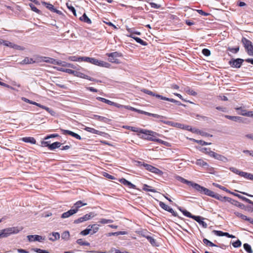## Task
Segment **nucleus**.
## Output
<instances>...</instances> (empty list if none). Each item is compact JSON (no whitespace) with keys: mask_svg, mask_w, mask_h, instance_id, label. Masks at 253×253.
<instances>
[{"mask_svg":"<svg viewBox=\"0 0 253 253\" xmlns=\"http://www.w3.org/2000/svg\"><path fill=\"white\" fill-rule=\"evenodd\" d=\"M80 19L85 23L90 24L91 23V20L87 16L85 13H84L80 18Z\"/></svg>","mask_w":253,"mask_h":253,"instance_id":"29","label":"nucleus"},{"mask_svg":"<svg viewBox=\"0 0 253 253\" xmlns=\"http://www.w3.org/2000/svg\"><path fill=\"white\" fill-rule=\"evenodd\" d=\"M80 61H84L86 62L89 63L90 59H91V57L83 56V57H80Z\"/></svg>","mask_w":253,"mask_h":253,"instance_id":"61","label":"nucleus"},{"mask_svg":"<svg viewBox=\"0 0 253 253\" xmlns=\"http://www.w3.org/2000/svg\"><path fill=\"white\" fill-rule=\"evenodd\" d=\"M74 76L83 79H84L85 78H86V75L79 71L78 69L77 70H75Z\"/></svg>","mask_w":253,"mask_h":253,"instance_id":"45","label":"nucleus"},{"mask_svg":"<svg viewBox=\"0 0 253 253\" xmlns=\"http://www.w3.org/2000/svg\"><path fill=\"white\" fill-rule=\"evenodd\" d=\"M234 214L238 217H240L242 219L247 221L248 218L247 216L240 213L239 212L236 211L234 212Z\"/></svg>","mask_w":253,"mask_h":253,"instance_id":"44","label":"nucleus"},{"mask_svg":"<svg viewBox=\"0 0 253 253\" xmlns=\"http://www.w3.org/2000/svg\"><path fill=\"white\" fill-rule=\"evenodd\" d=\"M194 141L195 142H196V143L199 144L200 145H210L211 144V143H208V142H205L202 140H195L194 139Z\"/></svg>","mask_w":253,"mask_h":253,"instance_id":"51","label":"nucleus"},{"mask_svg":"<svg viewBox=\"0 0 253 253\" xmlns=\"http://www.w3.org/2000/svg\"><path fill=\"white\" fill-rule=\"evenodd\" d=\"M29 6H30L31 9L33 11H34L39 14H41V11L39 9H38L33 4L30 3Z\"/></svg>","mask_w":253,"mask_h":253,"instance_id":"47","label":"nucleus"},{"mask_svg":"<svg viewBox=\"0 0 253 253\" xmlns=\"http://www.w3.org/2000/svg\"><path fill=\"white\" fill-rule=\"evenodd\" d=\"M160 121L163 123L165 124L168 125L170 126H175V123L171 121H166L163 120V119H160Z\"/></svg>","mask_w":253,"mask_h":253,"instance_id":"53","label":"nucleus"},{"mask_svg":"<svg viewBox=\"0 0 253 253\" xmlns=\"http://www.w3.org/2000/svg\"><path fill=\"white\" fill-rule=\"evenodd\" d=\"M89 234H90V230L89 228H86L83 231H82L80 234L83 236H86Z\"/></svg>","mask_w":253,"mask_h":253,"instance_id":"56","label":"nucleus"},{"mask_svg":"<svg viewBox=\"0 0 253 253\" xmlns=\"http://www.w3.org/2000/svg\"><path fill=\"white\" fill-rule=\"evenodd\" d=\"M186 92L189 94V95H192V96H196L197 95V93L196 91L193 90V89H191L190 88H188L186 89Z\"/></svg>","mask_w":253,"mask_h":253,"instance_id":"55","label":"nucleus"},{"mask_svg":"<svg viewBox=\"0 0 253 253\" xmlns=\"http://www.w3.org/2000/svg\"><path fill=\"white\" fill-rule=\"evenodd\" d=\"M213 185H214L215 187H217L218 188H219L220 189L223 190V191H224L228 193H230L235 196H236L237 197H238L239 199L242 200L243 201H245V199H248V198H246L245 197H244V196H242L238 194H237V193H235L234 192H231L230 191V190H229L228 189H227L226 187L223 186H221L217 183H213Z\"/></svg>","mask_w":253,"mask_h":253,"instance_id":"9","label":"nucleus"},{"mask_svg":"<svg viewBox=\"0 0 253 253\" xmlns=\"http://www.w3.org/2000/svg\"><path fill=\"white\" fill-rule=\"evenodd\" d=\"M201 151L206 154L209 155L211 157V152H214L210 150V148H203L202 149Z\"/></svg>","mask_w":253,"mask_h":253,"instance_id":"54","label":"nucleus"},{"mask_svg":"<svg viewBox=\"0 0 253 253\" xmlns=\"http://www.w3.org/2000/svg\"><path fill=\"white\" fill-rule=\"evenodd\" d=\"M201 194H204L206 195L209 196L212 198H214L222 202H224L225 201L226 197H222L218 194L215 193L214 192L203 187L201 191L200 192Z\"/></svg>","mask_w":253,"mask_h":253,"instance_id":"2","label":"nucleus"},{"mask_svg":"<svg viewBox=\"0 0 253 253\" xmlns=\"http://www.w3.org/2000/svg\"><path fill=\"white\" fill-rule=\"evenodd\" d=\"M96 99L98 101H101L102 102H104V103H105L108 105H112V106H114L115 107H117L118 108H120L122 105L118 104V103H115V102H112L109 100H108V99H106L104 98H102V97H96Z\"/></svg>","mask_w":253,"mask_h":253,"instance_id":"14","label":"nucleus"},{"mask_svg":"<svg viewBox=\"0 0 253 253\" xmlns=\"http://www.w3.org/2000/svg\"><path fill=\"white\" fill-rule=\"evenodd\" d=\"M91 118L106 123H108L110 121V119L106 117L100 116L97 115H93Z\"/></svg>","mask_w":253,"mask_h":253,"instance_id":"19","label":"nucleus"},{"mask_svg":"<svg viewBox=\"0 0 253 253\" xmlns=\"http://www.w3.org/2000/svg\"><path fill=\"white\" fill-rule=\"evenodd\" d=\"M99 225L97 224H92L91 226V228H89L90 230V234L93 235V234L96 233L99 230Z\"/></svg>","mask_w":253,"mask_h":253,"instance_id":"31","label":"nucleus"},{"mask_svg":"<svg viewBox=\"0 0 253 253\" xmlns=\"http://www.w3.org/2000/svg\"><path fill=\"white\" fill-rule=\"evenodd\" d=\"M159 206L160 207L164 209V210L169 211V210L171 209V208L169 207V206L166 205L164 202H160L159 203Z\"/></svg>","mask_w":253,"mask_h":253,"instance_id":"36","label":"nucleus"},{"mask_svg":"<svg viewBox=\"0 0 253 253\" xmlns=\"http://www.w3.org/2000/svg\"><path fill=\"white\" fill-rule=\"evenodd\" d=\"M202 53L206 56H209L211 55V51L208 48H204Z\"/></svg>","mask_w":253,"mask_h":253,"instance_id":"59","label":"nucleus"},{"mask_svg":"<svg viewBox=\"0 0 253 253\" xmlns=\"http://www.w3.org/2000/svg\"><path fill=\"white\" fill-rule=\"evenodd\" d=\"M175 179L183 183L184 184H186L188 185V186L192 187L194 189H195L197 191L199 192V193L200 191H201V189L203 187V186L200 185L199 184L196 183L193 181H189L187 179H184V178L179 176L177 175L175 176Z\"/></svg>","mask_w":253,"mask_h":253,"instance_id":"3","label":"nucleus"},{"mask_svg":"<svg viewBox=\"0 0 253 253\" xmlns=\"http://www.w3.org/2000/svg\"><path fill=\"white\" fill-rule=\"evenodd\" d=\"M143 93H146V94H147L150 96H155L156 98L160 99L161 100H162L161 97H164L163 96H162L161 95H159L158 94L155 93V92H154L152 91H150L148 89H147L143 88Z\"/></svg>","mask_w":253,"mask_h":253,"instance_id":"20","label":"nucleus"},{"mask_svg":"<svg viewBox=\"0 0 253 253\" xmlns=\"http://www.w3.org/2000/svg\"><path fill=\"white\" fill-rule=\"evenodd\" d=\"M242 176L245 178L253 181V174L243 171Z\"/></svg>","mask_w":253,"mask_h":253,"instance_id":"30","label":"nucleus"},{"mask_svg":"<svg viewBox=\"0 0 253 253\" xmlns=\"http://www.w3.org/2000/svg\"><path fill=\"white\" fill-rule=\"evenodd\" d=\"M235 109L237 111V113L239 115L247 117L253 116V113L251 111H248L244 109L242 107H236Z\"/></svg>","mask_w":253,"mask_h":253,"instance_id":"13","label":"nucleus"},{"mask_svg":"<svg viewBox=\"0 0 253 253\" xmlns=\"http://www.w3.org/2000/svg\"><path fill=\"white\" fill-rule=\"evenodd\" d=\"M162 100L168 101L172 103H175L176 105L178 106H183L184 105L182 104L180 101H177L174 99L172 98H169L166 97H161Z\"/></svg>","mask_w":253,"mask_h":253,"instance_id":"22","label":"nucleus"},{"mask_svg":"<svg viewBox=\"0 0 253 253\" xmlns=\"http://www.w3.org/2000/svg\"><path fill=\"white\" fill-rule=\"evenodd\" d=\"M66 5L68 9L73 13V14L75 16H76V12L75 8L71 4H69L68 3H67Z\"/></svg>","mask_w":253,"mask_h":253,"instance_id":"49","label":"nucleus"},{"mask_svg":"<svg viewBox=\"0 0 253 253\" xmlns=\"http://www.w3.org/2000/svg\"><path fill=\"white\" fill-rule=\"evenodd\" d=\"M110 253H129L127 252H121L120 250L115 249H112L110 251Z\"/></svg>","mask_w":253,"mask_h":253,"instance_id":"64","label":"nucleus"},{"mask_svg":"<svg viewBox=\"0 0 253 253\" xmlns=\"http://www.w3.org/2000/svg\"><path fill=\"white\" fill-rule=\"evenodd\" d=\"M143 168L148 171L152 172L159 176H162L164 174V172L161 170L149 164L143 163Z\"/></svg>","mask_w":253,"mask_h":253,"instance_id":"6","label":"nucleus"},{"mask_svg":"<svg viewBox=\"0 0 253 253\" xmlns=\"http://www.w3.org/2000/svg\"><path fill=\"white\" fill-rule=\"evenodd\" d=\"M135 34H138V35H140V33H132L130 35V37H131L132 38H133V39L135 40V41L139 43L140 44H142V40L140 38H138L137 37H136L135 36Z\"/></svg>","mask_w":253,"mask_h":253,"instance_id":"32","label":"nucleus"},{"mask_svg":"<svg viewBox=\"0 0 253 253\" xmlns=\"http://www.w3.org/2000/svg\"><path fill=\"white\" fill-rule=\"evenodd\" d=\"M182 213L186 216L191 218L192 219L194 218L195 215L192 214L190 212L187 211L186 210H184L183 211H182Z\"/></svg>","mask_w":253,"mask_h":253,"instance_id":"46","label":"nucleus"},{"mask_svg":"<svg viewBox=\"0 0 253 253\" xmlns=\"http://www.w3.org/2000/svg\"><path fill=\"white\" fill-rule=\"evenodd\" d=\"M87 204L85 203H83L81 201H77L72 207V209H73V210L76 211V213L78 212L79 211V209L82 207V206L86 205Z\"/></svg>","mask_w":253,"mask_h":253,"instance_id":"18","label":"nucleus"},{"mask_svg":"<svg viewBox=\"0 0 253 253\" xmlns=\"http://www.w3.org/2000/svg\"><path fill=\"white\" fill-rule=\"evenodd\" d=\"M214 234L217 236H225V232L218 230H213Z\"/></svg>","mask_w":253,"mask_h":253,"instance_id":"50","label":"nucleus"},{"mask_svg":"<svg viewBox=\"0 0 253 253\" xmlns=\"http://www.w3.org/2000/svg\"><path fill=\"white\" fill-rule=\"evenodd\" d=\"M23 229L22 227H12L0 230V239L6 238L13 234H17Z\"/></svg>","mask_w":253,"mask_h":253,"instance_id":"1","label":"nucleus"},{"mask_svg":"<svg viewBox=\"0 0 253 253\" xmlns=\"http://www.w3.org/2000/svg\"><path fill=\"white\" fill-rule=\"evenodd\" d=\"M120 181L124 184L125 185H126L129 186V187H133L134 186L133 184H132L130 182L128 181V180H126L125 178H122L120 179Z\"/></svg>","mask_w":253,"mask_h":253,"instance_id":"33","label":"nucleus"},{"mask_svg":"<svg viewBox=\"0 0 253 253\" xmlns=\"http://www.w3.org/2000/svg\"><path fill=\"white\" fill-rule=\"evenodd\" d=\"M244 61L245 59L242 58H232L228 62V64L231 67L240 68Z\"/></svg>","mask_w":253,"mask_h":253,"instance_id":"8","label":"nucleus"},{"mask_svg":"<svg viewBox=\"0 0 253 253\" xmlns=\"http://www.w3.org/2000/svg\"><path fill=\"white\" fill-rule=\"evenodd\" d=\"M61 144L59 142H55L48 145V148L50 150H54L56 148H59Z\"/></svg>","mask_w":253,"mask_h":253,"instance_id":"23","label":"nucleus"},{"mask_svg":"<svg viewBox=\"0 0 253 253\" xmlns=\"http://www.w3.org/2000/svg\"><path fill=\"white\" fill-rule=\"evenodd\" d=\"M143 190H145L146 191L152 192H156L155 189L152 188V187H151L146 184H143Z\"/></svg>","mask_w":253,"mask_h":253,"instance_id":"39","label":"nucleus"},{"mask_svg":"<svg viewBox=\"0 0 253 253\" xmlns=\"http://www.w3.org/2000/svg\"><path fill=\"white\" fill-rule=\"evenodd\" d=\"M195 164L199 166L204 167V168H208L209 166V164L205 162L202 159H198L196 160Z\"/></svg>","mask_w":253,"mask_h":253,"instance_id":"25","label":"nucleus"},{"mask_svg":"<svg viewBox=\"0 0 253 253\" xmlns=\"http://www.w3.org/2000/svg\"><path fill=\"white\" fill-rule=\"evenodd\" d=\"M244 249L248 253H253V250L251 246L248 243H245L243 245Z\"/></svg>","mask_w":253,"mask_h":253,"instance_id":"40","label":"nucleus"},{"mask_svg":"<svg viewBox=\"0 0 253 253\" xmlns=\"http://www.w3.org/2000/svg\"><path fill=\"white\" fill-rule=\"evenodd\" d=\"M242 245V242L240 240H237L235 242L232 243V246L234 248H239Z\"/></svg>","mask_w":253,"mask_h":253,"instance_id":"57","label":"nucleus"},{"mask_svg":"<svg viewBox=\"0 0 253 253\" xmlns=\"http://www.w3.org/2000/svg\"><path fill=\"white\" fill-rule=\"evenodd\" d=\"M45 110H46L47 112H48L51 116H55L56 113L51 109L46 107V108H45Z\"/></svg>","mask_w":253,"mask_h":253,"instance_id":"63","label":"nucleus"},{"mask_svg":"<svg viewBox=\"0 0 253 253\" xmlns=\"http://www.w3.org/2000/svg\"><path fill=\"white\" fill-rule=\"evenodd\" d=\"M60 130L63 134H64V135L68 134L73 137L74 136V135L76 133H75L71 130H66V129H60Z\"/></svg>","mask_w":253,"mask_h":253,"instance_id":"43","label":"nucleus"},{"mask_svg":"<svg viewBox=\"0 0 253 253\" xmlns=\"http://www.w3.org/2000/svg\"><path fill=\"white\" fill-rule=\"evenodd\" d=\"M76 213V211L73 210V209H71L68 211L63 213L61 215V218H66L70 217V216L73 215Z\"/></svg>","mask_w":253,"mask_h":253,"instance_id":"21","label":"nucleus"},{"mask_svg":"<svg viewBox=\"0 0 253 253\" xmlns=\"http://www.w3.org/2000/svg\"><path fill=\"white\" fill-rule=\"evenodd\" d=\"M223 116L229 120H232L236 122L245 123V121L247 120L246 118H243L239 116H232L227 115H224Z\"/></svg>","mask_w":253,"mask_h":253,"instance_id":"12","label":"nucleus"},{"mask_svg":"<svg viewBox=\"0 0 253 253\" xmlns=\"http://www.w3.org/2000/svg\"><path fill=\"white\" fill-rule=\"evenodd\" d=\"M23 141L26 143H30L31 144H35L36 143V139L32 137H25L22 138Z\"/></svg>","mask_w":253,"mask_h":253,"instance_id":"24","label":"nucleus"},{"mask_svg":"<svg viewBox=\"0 0 253 253\" xmlns=\"http://www.w3.org/2000/svg\"><path fill=\"white\" fill-rule=\"evenodd\" d=\"M106 55L109 57V61L112 63H118L119 61L116 58L121 57L123 56L122 54L118 52H114L111 53H108Z\"/></svg>","mask_w":253,"mask_h":253,"instance_id":"10","label":"nucleus"},{"mask_svg":"<svg viewBox=\"0 0 253 253\" xmlns=\"http://www.w3.org/2000/svg\"><path fill=\"white\" fill-rule=\"evenodd\" d=\"M228 50L233 53H237L239 50V46L236 47H230L228 48Z\"/></svg>","mask_w":253,"mask_h":253,"instance_id":"52","label":"nucleus"},{"mask_svg":"<svg viewBox=\"0 0 253 253\" xmlns=\"http://www.w3.org/2000/svg\"><path fill=\"white\" fill-rule=\"evenodd\" d=\"M158 136L160 134L155 131L143 129V139L156 142Z\"/></svg>","mask_w":253,"mask_h":253,"instance_id":"4","label":"nucleus"},{"mask_svg":"<svg viewBox=\"0 0 253 253\" xmlns=\"http://www.w3.org/2000/svg\"><path fill=\"white\" fill-rule=\"evenodd\" d=\"M143 115H148V116H152V117H153L154 118H157V119H164V118H166V117H164V116H161V115H158V114H156L150 113H149V112H146V111H143Z\"/></svg>","mask_w":253,"mask_h":253,"instance_id":"26","label":"nucleus"},{"mask_svg":"<svg viewBox=\"0 0 253 253\" xmlns=\"http://www.w3.org/2000/svg\"><path fill=\"white\" fill-rule=\"evenodd\" d=\"M27 237L28 241L30 242L34 241L42 242V240H44L45 238L44 237L38 235H28Z\"/></svg>","mask_w":253,"mask_h":253,"instance_id":"15","label":"nucleus"},{"mask_svg":"<svg viewBox=\"0 0 253 253\" xmlns=\"http://www.w3.org/2000/svg\"><path fill=\"white\" fill-rule=\"evenodd\" d=\"M52 237H50L49 239L50 241H54L58 239H59L60 238V234L58 232H53L52 234Z\"/></svg>","mask_w":253,"mask_h":253,"instance_id":"42","label":"nucleus"},{"mask_svg":"<svg viewBox=\"0 0 253 253\" xmlns=\"http://www.w3.org/2000/svg\"><path fill=\"white\" fill-rule=\"evenodd\" d=\"M22 100H23L24 102H26V103H29L30 104H33V105H36V104H37V102H34V101H33L32 100H30L26 98H25V97H23L22 98Z\"/></svg>","mask_w":253,"mask_h":253,"instance_id":"62","label":"nucleus"},{"mask_svg":"<svg viewBox=\"0 0 253 253\" xmlns=\"http://www.w3.org/2000/svg\"><path fill=\"white\" fill-rule=\"evenodd\" d=\"M94 216V214L92 212H90L89 213H87L82 216L83 220H84V222L87 220H88L91 219L92 217Z\"/></svg>","mask_w":253,"mask_h":253,"instance_id":"28","label":"nucleus"},{"mask_svg":"<svg viewBox=\"0 0 253 253\" xmlns=\"http://www.w3.org/2000/svg\"><path fill=\"white\" fill-rule=\"evenodd\" d=\"M153 235L147 232H144L143 231V237L147 239L148 241L151 244L153 247H158L159 246V243L157 242L156 240L154 239Z\"/></svg>","mask_w":253,"mask_h":253,"instance_id":"7","label":"nucleus"},{"mask_svg":"<svg viewBox=\"0 0 253 253\" xmlns=\"http://www.w3.org/2000/svg\"><path fill=\"white\" fill-rule=\"evenodd\" d=\"M156 142L160 144H163L166 146H169L170 145L169 143L168 142L165 141L159 138H157V139L156 140Z\"/></svg>","mask_w":253,"mask_h":253,"instance_id":"60","label":"nucleus"},{"mask_svg":"<svg viewBox=\"0 0 253 253\" xmlns=\"http://www.w3.org/2000/svg\"><path fill=\"white\" fill-rule=\"evenodd\" d=\"M42 3L51 11L54 10V7L52 4L45 1H42Z\"/></svg>","mask_w":253,"mask_h":253,"instance_id":"35","label":"nucleus"},{"mask_svg":"<svg viewBox=\"0 0 253 253\" xmlns=\"http://www.w3.org/2000/svg\"><path fill=\"white\" fill-rule=\"evenodd\" d=\"M126 233L125 231H118V232H111V233H109L107 234V236L111 237L112 236H119L120 235H125V234H126Z\"/></svg>","mask_w":253,"mask_h":253,"instance_id":"37","label":"nucleus"},{"mask_svg":"<svg viewBox=\"0 0 253 253\" xmlns=\"http://www.w3.org/2000/svg\"><path fill=\"white\" fill-rule=\"evenodd\" d=\"M32 250L38 253H49L48 251L46 250H41L40 249L38 248H33L32 249Z\"/></svg>","mask_w":253,"mask_h":253,"instance_id":"58","label":"nucleus"},{"mask_svg":"<svg viewBox=\"0 0 253 253\" xmlns=\"http://www.w3.org/2000/svg\"><path fill=\"white\" fill-rule=\"evenodd\" d=\"M11 48H12L14 49L19 50H24L25 49V47L18 45L17 44H14L13 43L12 45Z\"/></svg>","mask_w":253,"mask_h":253,"instance_id":"48","label":"nucleus"},{"mask_svg":"<svg viewBox=\"0 0 253 253\" xmlns=\"http://www.w3.org/2000/svg\"><path fill=\"white\" fill-rule=\"evenodd\" d=\"M35 61L32 58L26 57L21 62V64H32L35 63Z\"/></svg>","mask_w":253,"mask_h":253,"instance_id":"27","label":"nucleus"},{"mask_svg":"<svg viewBox=\"0 0 253 253\" xmlns=\"http://www.w3.org/2000/svg\"><path fill=\"white\" fill-rule=\"evenodd\" d=\"M84 130L89 132L90 133H93V134H96L100 135H104V134H105L106 133L104 132L100 131L98 130H96L93 128H91L88 126H85L84 128Z\"/></svg>","mask_w":253,"mask_h":253,"instance_id":"17","label":"nucleus"},{"mask_svg":"<svg viewBox=\"0 0 253 253\" xmlns=\"http://www.w3.org/2000/svg\"><path fill=\"white\" fill-rule=\"evenodd\" d=\"M211 157L224 163L228 162V159L223 155L214 152H211Z\"/></svg>","mask_w":253,"mask_h":253,"instance_id":"11","label":"nucleus"},{"mask_svg":"<svg viewBox=\"0 0 253 253\" xmlns=\"http://www.w3.org/2000/svg\"><path fill=\"white\" fill-rule=\"evenodd\" d=\"M76 242L77 244H78L79 245H80L81 246H90L89 243L83 241V240L82 239H78L77 240Z\"/></svg>","mask_w":253,"mask_h":253,"instance_id":"38","label":"nucleus"},{"mask_svg":"<svg viewBox=\"0 0 253 253\" xmlns=\"http://www.w3.org/2000/svg\"><path fill=\"white\" fill-rule=\"evenodd\" d=\"M230 170H231L232 172L236 173V174L239 175L240 176H242V173H243V171L240 170L239 169H237L234 168V167H230L229 168Z\"/></svg>","mask_w":253,"mask_h":253,"instance_id":"41","label":"nucleus"},{"mask_svg":"<svg viewBox=\"0 0 253 253\" xmlns=\"http://www.w3.org/2000/svg\"><path fill=\"white\" fill-rule=\"evenodd\" d=\"M205 218L199 215H195L193 219L196 221L199 224L201 225L204 228H206L208 227V224L203 220Z\"/></svg>","mask_w":253,"mask_h":253,"instance_id":"16","label":"nucleus"},{"mask_svg":"<svg viewBox=\"0 0 253 253\" xmlns=\"http://www.w3.org/2000/svg\"><path fill=\"white\" fill-rule=\"evenodd\" d=\"M241 41L247 54L249 56H253V45L252 42L245 37L242 38Z\"/></svg>","mask_w":253,"mask_h":253,"instance_id":"5","label":"nucleus"},{"mask_svg":"<svg viewBox=\"0 0 253 253\" xmlns=\"http://www.w3.org/2000/svg\"><path fill=\"white\" fill-rule=\"evenodd\" d=\"M203 241V243L205 245H206L207 246H210V247H218V246H217L216 245L214 244V243H213L212 242H211V241H210V240H208L206 238H204Z\"/></svg>","mask_w":253,"mask_h":253,"instance_id":"34","label":"nucleus"}]
</instances>
